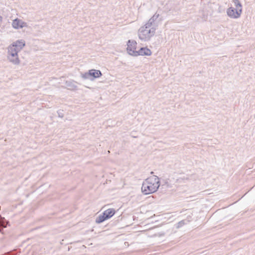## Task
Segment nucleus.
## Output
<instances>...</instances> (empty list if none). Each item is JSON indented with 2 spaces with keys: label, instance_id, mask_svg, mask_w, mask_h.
<instances>
[{
  "label": "nucleus",
  "instance_id": "nucleus-1",
  "mask_svg": "<svg viewBox=\"0 0 255 255\" xmlns=\"http://www.w3.org/2000/svg\"><path fill=\"white\" fill-rule=\"evenodd\" d=\"M160 186L159 179L156 176L147 178L143 183L141 187L142 192L147 195L155 192Z\"/></svg>",
  "mask_w": 255,
  "mask_h": 255
},
{
  "label": "nucleus",
  "instance_id": "nucleus-2",
  "mask_svg": "<svg viewBox=\"0 0 255 255\" xmlns=\"http://www.w3.org/2000/svg\"><path fill=\"white\" fill-rule=\"evenodd\" d=\"M25 45L23 40H17L12 43L8 48L9 58L12 62L17 63L19 62L17 57V52Z\"/></svg>",
  "mask_w": 255,
  "mask_h": 255
},
{
  "label": "nucleus",
  "instance_id": "nucleus-3",
  "mask_svg": "<svg viewBox=\"0 0 255 255\" xmlns=\"http://www.w3.org/2000/svg\"><path fill=\"white\" fill-rule=\"evenodd\" d=\"M234 3L236 5V8L230 7L227 10V14L231 18H238L242 13V5L238 0H234Z\"/></svg>",
  "mask_w": 255,
  "mask_h": 255
},
{
  "label": "nucleus",
  "instance_id": "nucleus-4",
  "mask_svg": "<svg viewBox=\"0 0 255 255\" xmlns=\"http://www.w3.org/2000/svg\"><path fill=\"white\" fill-rule=\"evenodd\" d=\"M116 210L114 208H109L105 210L102 215H99L96 220L98 224L101 223L104 221L111 218L115 214Z\"/></svg>",
  "mask_w": 255,
  "mask_h": 255
},
{
  "label": "nucleus",
  "instance_id": "nucleus-5",
  "mask_svg": "<svg viewBox=\"0 0 255 255\" xmlns=\"http://www.w3.org/2000/svg\"><path fill=\"white\" fill-rule=\"evenodd\" d=\"M151 29L147 26L141 27L138 31V36L140 39L144 40L149 39L152 35Z\"/></svg>",
  "mask_w": 255,
  "mask_h": 255
},
{
  "label": "nucleus",
  "instance_id": "nucleus-6",
  "mask_svg": "<svg viewBox=\"0 0 255 255\" xmlns=\"http://www.w3.org/2000/svg\"><path fill=\"white\" fill-rule=\"evenodd\" d=\"M137 43L135 41L132 40H128L127 44V50L128 53L132 56H137L136 50Z\"/></svg>",
  "mask_w": 255,
  "mask_h": 255
},
{
  "label": "nucleus",
  "instance_id": "nucleus-7",
  "mask_svg": "<svg viewBox=\"0 0 255 255\" xmlns=\"http://www.w3.org/2000/svg\"><path fill=\"white\" fill-rule=\"evenodd\" d=\"M151 54V50L146 48L142 47L140 48L139 50L137 51V56H150Z\"/></svg>",
  "mask_w": 255,
  "mask_h": 255
},
{
  "label": "nucleus",
  "instance_id": "nucleus-8",
  "mask_svg": "<svg viewBox=\"0 0 255 255\" xmlns=\"http://www.w3.org/2000/svg\"><path fill=\"white\" fill-rule=\"evenodd\" d=\"M12 25L13 28L18 29L25 26L26 23L21 20L16 18L13 21Z\"/></svg>",
  "mask_w": 255,
  "mask_h": 255
},
{
  "label": "nucleus",
  "instance_id": "nucleus-9",
  "mask_svg": "<svg viewBox=\"0 0 255 255\" xmlns=\"http://www.w3.org/2000/svg\"><path fill=\"white\" fill-rule=\"evenodd\" d=\"M89 74L94 78H99L102 75L100 71L95 69L89 70Z\"/></svg>",
  "mask_w": 255,
  "mask_h": 255
},
{
  "label": "nucleus",
  "instance_id": "nucleus-10",
  "mask_svg": "<svg viewBox=\"0 0 255 255\" xmlns=\"http://www.w3.org/2000/svg\"><path fill=\"white\" fill-rule=\"evenodd\" d=\"M1 21V17L0 16V21Z\"/></svg>",
  "mask_w": 255,
  "mask_h": 255
}]
</instances>
